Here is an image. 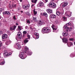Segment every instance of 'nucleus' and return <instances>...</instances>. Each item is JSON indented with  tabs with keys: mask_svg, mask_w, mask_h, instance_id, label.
Segmentation results:
<instances>
[{
	"mask_svg": "<svg viewBox=\"0 0 75 75\" xmlns=\"http://www.w3.org/2000/svg\"><path fill=\"white\" fill-rule=\"evenodd\" d=\"M47 6L50 7H53L54 8H55L56 6V4L54 3L53 1H51L47 5Z\"/></svg>",
	"mask_w": 75,
	"mask_h": 75,
	"instance_id": "nucleus-1",
	"label": "nucleus"
},
{
	"mask_svg": "<svg viewBox=\"0 0 75 75\" xmlns=\"http://www.w3.org/2000/svg\"><path fill=\"white\" fill-rule=\"evenodd\" d=\"M14 47L17 50H20L21 49V45L19 43H16L14 45Z\"/></svg>",
	"mask_w": 75,
	"mask_h": 75,
	"instance_id": "nucleus-2",
	"label": "nucleus"
},
{
	"mask_svg": "<svg viewBox=\"0 0 75 75\" xmlns=\"http://www.w3.org/2000/svg\"><path fill=\"white\" fill-rule=\"evenodd\" d=\"M63 30H64L66 31H68L69 30H71V29H72V28L71 27H70L69 28V27H67V26L65 25L63 27Z\"/></svg>",
	"mask_w": 75,
	"mask_h": 75,
	"instance_id": "nucleus-3",
	"label": "nucleus"
},
{
	"mask_svg": "<svg viewBox=\"0 0 75 75\" xmlns=\"http://www.w3.org/2000/svg\"><path fill=\"white\" fill-rule=\"evenodd\" d=\"M72 14V13L70 11H66L65 13V15L67 17H71Z\"/></svg>",
	"mask_w": 75,
	"mask_h": 75,
	"instance_id": "nucleus-4",
	"label": "nucleus"
},
{
	"mask_svg": "<svg viewBox=\"0 0 75 75\" xmlns=\"http://www.w3.org/2000/svg\"><path fill=\"white\" fill-rule=\"evenodd\" d=\"M24 55V53L23 52L20 53L19 54V57H20V58H21V59H25V57H24L23 55Z\"/></svg>",
	"mask_w": 75,
	"mask_h": 75,
	"instance_id": "nucleus-5",
	"label": "nucleus"
},
{
	"mask_svg": "<svg viewBox=\"0 0 75 75\" xmlns=\"http://www.w3.org/2000/svg\"><path fill=\"white\" fill-rule=\"evenodd\" d=\"M44 6V3L42 2L39 3L37 5V6H38V7H42Z\"/></svg>",
	"mask_w": 75,
	"mask_h": 75,
	"instance_id": "nucleus-6",
	"label": "nucleus"
},
{
	"mask_svg": "<svg viewBox=\"0 0 75 75\" xmlns=\"http://www.w3.org/2000/svg\"><path fill=\"white\" fill-rule=\"evenodd\" d=\"M61 5L62 7H66L68 5V2H63L61 4Z\"/></svg>",
	"mask_w": 75,
	"mask_h": 75,
	"instance_id": "nucleus-7",
	"label": "nucleus"
},
{
	"mask_svg": "<svg viewBox=\"0 0 75 75\" xmlns=\"http://www.w3.org/2000/svg\"><path fill=\"white\" fill-rule=\"evenodd\" d=\"M8 36L6 34H4L2 36V38L3 39H6L7 38Z\"/></svg>",
	"mask_w": 75,
	"mask_h": 75,
	"instance_id": "nucleus-8",
	"label": "nucleus"
},
{
	"mask_svg": "<svg viewBox=\"0 0 75 75\" xmlns=\"http://www.w3.org/2000/svg\"><path fill=\"white\" fill-rule=\"evenodd\" d=\"M34 35H35V37H36V39H38L39 38V34L37 33H35L34 34Z\"/></svg>",
	"mask_w": 75,
	"mask_h": 75,
	"instance_id": "nucleus-9",
	"label": "nucleus"
},
{
	"mask_svg": "<svg viewBox=\"0 0 75 75\" xmlns=\"http://www.w3.org/2000/svg\"><path fill=\"white\" fill-rule=\"evenodd\" d=\"M46 11L49 14H52V9H48L46 10Z\"/></svg>",
	"mask_w": 75,
	"mask_h": 75,
	"instance_id": "nucleus-10",
	"label": "nucleus"
},
{
	"mask_svg": "<svg viewBox=\"0 0 75 75\" xmlns=\"http://www.w3.org/2000/svg\"><path fill=\"white\" fill-rule=\"evenodd\" d=\"M3 14H6V15H10V13L8 11H5L3 12Z\"/></svg>",
	"mask_w": 75,
	"mask_h": 75,
	"instance_id": "nucleus-11",
	"label": "nucleus"
},
{
	"mask_svg": "<svg viewBox=\"0 0 75 75\" xmlns=\"http://www.w3.org/2000/svg\"><path fill=\"white\" fill-rule=\"evenodd\" d=\"M16 28V26L14 25L10 28V30H14Z\"/></svg>",
	"mask_w": 75,
	"mask_h": 75,
	"instance_id": "nucleus-12",
	"label": "nucleus"
},
{
	"mask_svg": "<svg viewBox=\"0 0 75 75\" xmlns=\"http://www.w3.org/2000/svg\"><path fill=\"white\" fill-rule=\"evenodd\" d=\"M11 42L10 41V40H8L7 41H6L5 42L6 45H9L10 43H11Z\"/></svg>",
	"mask_w": 75,
	"mask_h": 75,
	"instance_id": "nucleus-13",
	"label": "nucleus"
},
{
	"mask_svg": "<svg viewBox=\"0 0 75 75\" xmlns=\"http://www.w3.org/2000/svg\"><path fill=\"white\" fill-rule=\"evenodd\" d=\"M73 45V43L71 42H68L67 43V46L69 47H71V45Z\"/></svg>",
	"mask_w": 75,
	"mask_h": 75,
	"instance_id": "nucleus-14",
	"label": "nucleus"
},
{
	"mask_svg": "<svg viewBox=\"0 0 75 75\" xmlns=\"http://www.w3.org/2000/svg\"><path fill=\"white\" fill-rule=\"evenodd\" d=\"M62 40H63V42H67V41L68 40V39L67 38H63L62 39Z\"/></svg>",
	"mask_w": 75,
	"mask_h": 75,
	"instance_id": "nucleus-15",
	"label": "nucleus"
},
{
	"mask_svg": "<svg viewBox=\"0 0 75 75\" xmlns=\"http://www.w3.org/2000/svg\"><path fill=\"white\" fill-rule=\"evenodd\" d=\"M28 39L30 40V39L26 38L24 40L23 42L24 44H26V43L28 42Z\"/></svg>",
	"mask_w": 75,
	"mask_h": 75,
	"instance_id": "nucleus-16",
	"label": "nucleus"
},
{
	"mask_svg": "<svg viewBox=\"0 0 75 75\" xmlns=\"http://www.w3.org/2000/svg\"><path fill=\"white\" fill-rule=\"evenodd\" d=\"M18 34V39H21L22 38V35H21L19 34Z\"/></svg>",
	"mask_w": 75,
	"mask_h": 75,
	"instance_id": "nucleus-17",
	"label": "nucleus"
},
{
	"mask_svg": "<svg viewBox=\"0 0 75 75\" xmlns=\"http://www.w3.org/2000/svg\"><path fill=\"white\" fill-rule=\"evenodd\" d=\"M38 24L39 25H41L43 24V21H40L38 22Z\"/></svg>",
	"mask_w": 75,
	"mask_h": 75,
	"instance_id": "nucleus-18",
	"label": "nucleus"
},
{
	"mask_svg": "<svg viewBox=\"0 0 75 75\" xmlns=\"http://www.w3.org/2000/svg\"><path fill=\"white\" fill-rule=\"evenodd\" d=\"M50 17L52 18H55L56 17V16L54 14H51L50 15Z\"/></svg>",
	"mask_w": 75,
	"mask_h": 75,
	"instance_id": "nucleus-19",
	"label": "nucleus"
},
{
	"mask_svg": "<svg viewBox=\"0 0 75 75\" xmlns=\"http://www.w3.org/2000/svg\"><path fill=\"white\" fill-rule=\"evenodd\" d=\"M47 28H43L42 29V31L43 33H47Z\"/></svg>",
	"mask_w": 75,
	"mask_h": 75,
	"instance_id": "nucleus-20",
	"label": "nucleus"
},
{
	"mask_svg": "<svg viewBox=\"0 0 75 75\" xmlns=\"http://www.w3.org/2000/svg\"><path fill=\"white\" fill-rule=\"evenodd\" d=\"M46 31L47 33H49L51 31H50V29L48 28H46Z\"/></svg>",
	"mask_w": 75,
	"mask_h": 75,
	"instance_id": "nucleus-21",
	"label": "nucleus"
},
{
	"mask_svg": "<svg viewBox=\"0 0 75 75\" xmlns=\"http://www.w3.org/2000/svg\"><path fill=\"white\" fill-rule=\"evenodd\" d=\"M62 35L63 36H67V35H68V33H62Z\"/></svg>",
	"mask_w": 75,
	"mask_h": 75,
	"instance_id": "nucleus-22",
	"label": "nucleus"
},
{
	"mask_svg": "<svg viewBox=\"0 0 75 75\" xmlns=\"http://www.w3.org/2000/svg\"><path fill=\"white\" fill-rule=\"evenodd\" d=\"M24 50L25 51V52L26 53L28 51V48L27 47H26L24 48Z\"/></svg>",
	"mask_w": 75,
	"mask_h": 75,
	"instance_id": "nucleus-23",
	"label": "nucleus"
},
{
	"mask_svg": "<svg viewBox=\"0 0 75 75\" xmlns=\"http://www.w3.org/2000/svg\"><path fill=\"white\" fill-rule=\"evenodd\" d=\"M21 29H22V27L20 26H18V31H20V30H21Z\"/></svg>",
	"mask_w": 75,
	"mask_h": 75,
	"instance_id": "nucleus-24",
	"label": "nucleus"
},
{
	"mask_svg": "<svg viewBox=\"0 0 75 75\" xmlns=\"http://www.w3.org/2000/svg\"><path fill=\"white\" fill-rule=\"evenodd\" d=\"M43 16H45L46 17H48V15L47 14V13H44L43 14Z\"/></svg>",
	"mask_w": 75,
	"mask_h": 75,
	"instance_id": "nucleus-25",
	"label": "nucleus"
},
{
	"mask_svg": "<svg viewBox=\"0 0 75 75\" xmlns=\"http://www.w3.org/2000/svg\"><path fill=\"white\" fill-rule=\"evenodd\" d=\"M33 13L34 15H36L37 14V11H35V9L33 10Z\"/></svg>",
	"mask_w": 75,
	"mask_h": 75,
	"instance_id": "nucleus-26",
	"label": "nucleus"
},
{
	"mask_svg": "<svg viewBox=\"0 0 75 75\" xmlns=\"http://www.w3.org/2000/svg\"><path fill=\"white\" fill-rule=\"evenodd\" d=\"M52 28L53 30V32H54V31H55V30H57V28H55V27H53L52 26Z\"/></svg>",
	"mask_w": 75,
	"mask_h": 75,
	"instance_id": "nucleus-27",
	"label": "nucleus"
},
{
	"mask_svg": "<svg viewBox=\"0 0 75 75\" xmlns=\"http://www.w3.org/2000/svg\"><path fill=\"white\" fill-rule=\"evenodd\" d=\"M26 53H27L28 55H31L32 54V52H28V53L26 52Z\"/></svg>",
	"mask_w": 75,
	"mask_h": 75,
	"instance_id": "nucleus-28",
	"label": "nucleus"
},
{
	"mask_svg": "<svg viewBox=\"0 0 75 75\" xmlns=\"http://www.w3.org/2000/svg\"><path fill=\"white\" fill-rule=\"evenodd\" d=\"M33 21H35V22H37V19H36V18L33 17Z\"/></svg>",
	"mask_w": 75,
	"mask_h": 75,
	"instance_id": "nucleus-29",
	"label": "nucleus"
},
{
	"mask_svg": "<svg viewBox=\"0 0 75 75\" xmlns=\"http://www.w3.org/2000/svg\"><path fill=\"white\" fill-rule=\"evenodd\" d=\"M60 14H61V13H60L59 11L56 12V14L57 16H59V15H60Z\"/></svg>",
	"mask_w": 75,
	"mask_h": 75,
	"instance_id": "nucleus-30",
	"label": "nucleus"
},
{
	"mask_svg": "<svg viewBox=\"0 0 75 75\" xmlns=\"http://www.w3.org/2000/svg\"><path fill=\"white\" fill-rule=\"evenodd\" d=\"M4 64H5V62H4V61L3 62L1 63L0 65H4Z\"/></svg>",
	"mask_w": 75,
	"mask_h": 75,
	"instance_id": "nucleus-31",
	"label": "nucleus"
},
{
	"mask_svg": "<svg viewBox=\"0 0 75 75\" xmlns=\"http://www.w3.org/2000/svg\"><path fill=\"white\" fill-rule=\"evenodd\" d=\"M22 7L23 8H24V9H26V8H27V6H25V5H23Z\"/></svg>",
	"mask_w": 75,
	"mask_h": 75,
	"instance_id": "nucleus-32",
	"label": "nucleus"
},
{
	"mask_svg": "<svg viewBox=\"0 0 75 75\" xmlns=\"http://www.w3.org/2000/svg\"><path fill=\"white\" fill-rule=\"evenodd\" d=\"M63 19L64 21H67V19L65 17H63Z\"/></svg>",
	"mask_w": 75,
	"mask_h": 75,
	"instance_id": "nucleus-33",
	"label": "nucleus"
},
{
	"mask_svg": "<svg viewBox=\"0 0 75 75\" xmlns=\"http://www.w3.org/2000/svg\"><path fill=\"white\" fill-rule=\"evenodd\" d=\"M37 0H33L32 1V3H37Z\"/></svg>",
	"mask_w": 75,
	"mask_h": 75,
	"instance_id": "nucleus-34",
	"label": "nucleus"
},
{
	"mask_svg": "<svg viewBox=\"0 0 75 75\" xmlns=\"http://www.w3.org/2000/svg\"><path fill=\"white\" fill-rule=\"evenodd\" d=\"M69 40L71 41H74V39L73 38H70L69 39Z\"/></svg>",
	"mask_w": 75,
	"mask_h": 75,
	"instance_id": "nucleus-35",
	"label": "nucleus"
},
{
	"mask_svg": "<svg viewBox=\"0 0 75 75\" xmlns=\"http://www.w3.org/2000/svg\"><path fill=\"white\" fill-rule=\"evenodd\" d=\"M27 33V31H24L23 32V34H26Z\"/></svg>",
	"mask_w": 75,
	"mask_h": 75,
	"instance_id": "nucleus-36",
	"label": "nucleus"
},
{
	"mask_svg": "<svg viewBox=\"0 0 75 75\" xmlns=\"http://www.w3.org/2000/svg\"><path fill=\"white\" fill-rule=\"evenodd\" d=\"M67 25H68V26H69V25H71V23H67L66 24Z\"/></svg>",
	"mask_w": 75,
	"mask_h": 75,
	"instance_id": "nucleus-37",
	"label": "nucleus"
},
{
	"mask_svg": "<svg viewBox=\"0 0 75 75\" xmlns=\"http://www.w3.org/2000/svg\"><path fill=\"white\" fill-rule=\"evenodd\" d=\"M3 45V43L1 42V41H0V47Z\"/></svg>",
	"mask_w": 75,
	"mask_h": 75,
	"instance_id": "nucleus-38",
	"label": "nucleus"
},
{
	"mask_svg": "<svg viewBox=\"0 0 75 75\" xmlns=\"http://www.w3.org/2000/svg\"><path fill=\"white\" fill-rule=\"evenodd\" d=\"M3 11V9L2 8H0V12H2Z\"/></svg>",
	"mask_w": 75,
	"mask_h": 75,
	"instance_id": "nucleus-39",
	"label": "nucleus"
},
{
	"mask_svg": "<svg viewBox=\"0 0 75 75\" xmlns=\"http://www.w3.org/2000/svg\"><path fill=\"white\" fill-rule=\"evenodd\" d=\"M27 7H28V8H29L30 7V4H28L27 5Z\"/></svg>",
	"mask_w": 75,
	"mask_h": 75,
	"instance_id": "nucleus-40",
	"label": "nucleus"
},
{
	"mask_svg": "<svg viewBox=\"0 0 75 75\" xmlns=\"http://www.w3.org/2000/svg\"><path fill=\"white\" fill-rule=\"evenodd\" d=\"M27 23H30V21L28 20L27 21Z\"/></svg>",
	"mask_w": 75,
	"mask_h": 75,
	"instance_id": "nucleus-41",
	"label": "nucleus"
},
{
	"mask_svg": "<svg viewBox=\"0 0 75 75\" xmlns=\"http://www.w3.org/2000/svg\"><path fill=\"white\" fill-rule=\"evenodd\" d=\"M27 37H28V38H30V35H27Z\"/></svg>",
	"mask_w": 75,
	"mask_h": 75,
	"instance_id": "nucleus-42",
	"label": "nucleus"
},
{
	"mask_svg": "<svg viewBox=\"0 0 75 75\" xmlns=\"http://www.w3.org/2000/svg\"><path fill=\"white\" fill-rule=\"evenodd\" d=\"M13 7H14L15 8H16V4H15L14 5H13Z\"/></svg>",
	"mask_w": 75,
	"mask_h": 75,
	"instance_id": "nucleus-43",
	"label": "nucleus"
},
{
	"mask_svg": "<svg viewBox=\"0 0 75 75\" xmlns=\"http://www.w3.org/2000/svg\"><path fill=\"white\" fill-rule=\"evenodd\" d=\"M26 14H27V15H30V13H29L28 12H26Z\"/></svg>",
	"mask_w": 75,
	"mask_h": 75,
	"instance_id": "nucleus-44",
	"label": "nucleus"
},
{
	"mask_svg": "<svg viewBox=\"0 0 75 75\" xmlns=\"http://www.w3.org/2000/svg\"><path fill=\"white\" fill-rule=\"evenodd\" d=\"M13 18L14 20H16V18L15 16H14L13 17Z\"/></svg>",
	"mask_w": 75,
	"mask_h": 75,
	"instance_id": "nucleus-45",
	"label": "nucleus"
},
{
	"mask_svg": "<svg viewBox=\"0 0 75 75\" xmlns=\"http://www.w3.org/2000/svg\"><path fill=\"white\" fill-rule=\"evenodd\" d=\"M70 19H71V20H74V19H75V18L73 17H71L70 18Z\"/></svg>",
	"mask_w": 75,
	"mask_h": 75,
	"instance_id": "nucleus-46",
	"label": "nucleus"
},
{
	"mask_svg": "<svg viewBox=\"0 0 75 75\" xmlns=\"http://www.w3.org/2000/svg\"><path fill=\"white\" fill-rule=\"evenodd\" d=\"M46 3H47V2H48V0H45ZM42 1H44V0H42Z\"/></svg>",
	"mask_w": 75,
	"mask_h": 75,
	"instance_id": "nucleus-47",
	"label": "nucleus"
},
{
	"mask_svg": "<svg viewBox=\"0 0 75 75\" xmlns=\"http://www.w3.org/2000/svg\"><path fill=\"white\" fill-rule=\"evenodd\" d=\"M2 33H3V32L1 30H0V34H2Z\"/></svg>",
	"mask_w": 75,
	"mask_h": 75,
	"instance_id": "nucleus-48",
	"label": "nucleus"
},
{
	"mask_svg": "<svg viewBox=\"0 0 75 75\" xmlns=\"http://www.w3.org/2000/svg\"><path fill=\"white\" fill-rule=\"evenodd\" d=\"M28 28V26H26L25 27V28L26 29H27V28Z\"/></svg>",
	"mask_w": 75,
	"mask_h": 75,
	"instance_id": "nucleus-49",
	"label": "nucleus"
},
{
	"mask_svg": "<svg viewBox=\"0 0 75 75\" xmlns=\"http://www.w3.org/2000/svg\"><path fill=\"white\" fill-rule=\"evenodd\" d=\"M34 6V5L33 4L32 5V6H31V7H33V6Z\"/></svg>",
	"mask_w": 75,
	"mask_h": 75,
	"instance_id": "nucleus-50",
	"label": "nucleus"
},
{
	"mask_svg": "<svg viewBox=\"0 0 75 75\" xmlns=\"http://www.w3.org/2000/svg\"><path fill=\"white\" fill-rule=\"evenodd\" d=\"M54 25H52V27H54Z\"/></svg>",
	"mask_w": 75,
	"mask_h": 75,
	"instance_id": "nucleus-51",
	"label": "nucleus"
},
{
	"mask_svg": "<svg viewBox=\"0 0 75 75\" xmlns=\"http://www.w3.org/2000/svg\"><path fill=\"white\" fill-rule=\"evenodd\" d=\"M16 25H18V24L17 23H16Z\"/></svg>",
	"mask_w": 75,
	"mask_h": 75,
	"instance_id": "nucleus-52",
	"label": "nucleus"
},
{
	"mask_svg": "<svg viewBox=\"0 0 75 75\" xmlns=\"http://www.w3.org/2000/svg\"><path fill=\"white\" fill-rule=\"evenodd\" d=\"M21 2H22V1L23 0H19Z\"/></svg>",
	"mask_w": 75,
	"mask_h": 75,
	"instance_id": "nucleus-53",
	"label": "nucleus"
},
{
	"mask_svg": "<svg viewBox=\"0 0 75 75\" xmlns=\"http://www.w3.org/2000/svg\"><path fill=\"white\" fill-rule=\"evenodd\" d=\"M9 55H11V53H9Z\"/></svg>",
	"mask_w": 75,
	"mask_h": 75,
	"instance_id": "nucleus-54",
	"label": "nucleus"
},
{
	"mask_svg": "<svg viewBox=\"0 0 75 75\" xmlns=\"http://www.w3.org/2000/svg\"><path fill=\"white\" fill-rule=\"evenodd\" d=\"M1 23H0V26H1Z\"/></svg>",
	"mask_w": 75,
	"mask_h": 75,
	"instance_id": "nucleus-55",
	"label": "nucleus"
},
{
	"mask_svg": "<svg viewBox=\"0 0 75 75\" xmlns=\"http://www.w3.org/2000/svg\"><path fill=\"white\" fill-rule=\"evenodd\" d=\"M23 11H21V13H23Z\"/></svg>",
	"mask_w": 75,
	"mask_h": 75,
	"instance_id": "nucleus-56",
	"label": "nucleus"
},
{
	"mask_svg": "<svg viewBox=\"0 0 75 75\" xmlns=\"http://www.w3.org/2000/svg\"><path fill=\"white\" fill-rule=\"evenodd\" d=\"M74 44L75 45V42H74Z\"/></svg>",
	"mask_w": 75,
	"mask_h": 75,
	"instance_id": "nucleus-57",
	"label": "nucleus"
},
{
	"mask_svg": "<svg viewBox=\"0 0 75 75\" xmlns=\"http://www.w3.org/2000/svg\"><path fill=\"white\" fill-rule=\"evenodd\" d=\"M60 38H62V37H61V36H60Z\"/></svg>",
	"mask_w": 75,
	"mask_h": 75,
	"instance_id": "nucleus-58",
	"label": "nucleus"
},
{
	"mask_svg": "<svg viewBox=\"0 0 75 75\" xmlns=\"http://www.w3.org/2000/svg\"><path fill=\"white\" fill-rule=\"evenodd\" d=\"M57 23V24H58V22H57V23Z\"/></svg>",
	"mask_w": 75,
	"mask_h": 75,
	"instance_id": "nucleus-59",
	"label": "nucleus"
},
{
	"mask_svg": "<svg viewBox=\"0 0 75 75\" xmlns=\"http://www.w3.org/2000/svg\"><path fill=\"white\" fill-rule=\"evenodd\" d=\"M51 0V1H54V0Z\"/></svg>",
	"mask_w": 75,
	"mask_h": 75,
	"instance_id": "nucleus-60",
	"label": "nucleus"
},
{
	"mask_svg": "<svg viewBox=\"0 0 75 75\" xmlns=\"http://www.w3.org/2000/svg\"><path fill=\"white\" fill-rule=\"evenodd\" d=\"M4 54H6V52L5 53H4Z\"/></svg>",
	"mask_w": 75,
	"mask_h": 75,
	"instance_id": "nucleus-61",
	"label": "nucleus"
},
{
	"mask_svg": "<svg viewBox=\"0 0 75 75\" xmlns=\"http://www.w3.org/2000/svg\"><path fill=\"white\" fill-rule=\"evenodd\" d=\"M57 21H56V22H57Z\"/></svg>",
	"mask_w": 75,
	"mask_h": 75,
	"instance_id": "nucleus-62",
	"label": "nucleus"
},
{
	"mask_svg": "<svg viewBox=\"0 0 75 75\" xmlns=\"http://www.w3.org/2000/svg\"><path fill=\"white\" fill-rule=\"evenodd\" d=\"M30 28H31V27H30Z\"/></svg>",
	"mask_w": 75,
	"mask_h": 75,
	"instance_id": "nucleus-63",
	"label": "nucleus"
},
{
	"mask_svg": "<svg viewBox=\"0 0 75 75\" xmlns=\"http://www.w3.org/2000/svg\"><path fill=\"white\" fill-rule=\"evenodd\" d=\"M1 0H0V1H1Z\"/></svg>",
	"mask_w": 75,
	"mask_h": 75,
	"instance_id": "nucleus-64",
	"label": "nucleus"
}]
</instances>
